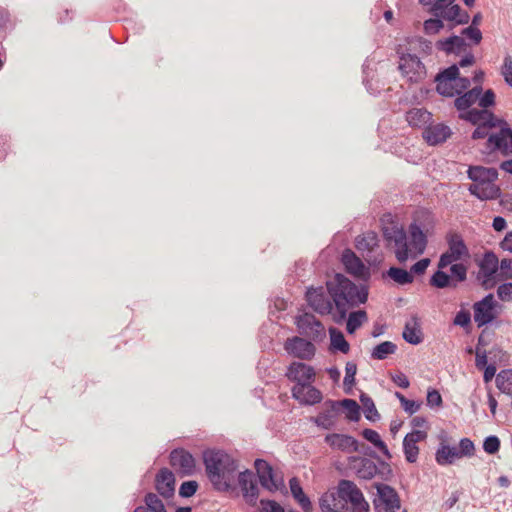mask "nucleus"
<instances>
[{
    "label": "nucleus",
    "mask_w": 512,
    "mask_h": 512,
    "mask_svg": "<svg viewBox=\"0 0 512 512\" xmlns=\"http://www.w3.org/2000/svg\"><path fill=\"white\" fill-rule=\"evenodd\" d=\"M308 305L320 315H332L333 320L340 324L347 318L350 308L364 304L368 299L366 286L358 287L343 274H335L326 282V290L310 287L306 292Z\"/></svg>",
    "instance_id": "nucleus-1"
},
{
    "label": "nucleus",
    "mask_w": 512,
    "mask_h": 512,
    "mask_svg": "<svg viewBox=\"0 0 512 512\" xmlns=\"http://www.w3.org/2000/svg\"><path fill=\"white\" fill-rule=\"evenodd\" d=\"M203 464L215 490L228 492L234 488L238 463L232 456L223 450L207 449L203 451Z\"/></svg>",
    "instance_id": "nucleus-2"
},
{
    "label": "nucleus",
    "mask_w": 512,
    "mask_h": 512,
    "mask_svg": "<svg viewBox=\"0 0 512 512\" xmlns=\"http://www.w3.org/2000/svg\"><path fill=\"white\" fill-rule=\"evenodd\" d=\"M468 178L472 180L468 191L481 201L495 200L500 197L501 189L495 184L498 179L496 168L483 166H470L467 171Z\"/></svg>",
    "instance_id": "nucleus-3"
},
{
    "label": "nucleus",
    "mask_w": 512,
    "mask_h": 512,
    "mask_svg": "<svg viewBox=\"0 0 512 512\" xmlns=\"http://www.w3.org/2000/svg\"><path fill=\"white\" fill-rule=\"evenodd\" d=\"M484 122L489 129L500 127V130L489 135L482 153L486 156H491L495 152H500L503 156L512 155V128L507 125V122L504 119L498 118L488 109Z\"/></svg>",
    "instance_id": "nucleus-4"
},
{
    "label": "nucleus",
    "mask_w": 512,
    "mask_h": 512,
    "mask_svg": "<svg viewBox=\"0 0 512 512\" xmlns=\"http://www.w3.org/2000/svg\"><path fill=\"white\" fill-rule=\"evenodd\" d=\"M382 232L387 247L393 249L396 259L400 263L407 261V259L411 257V254L409 251L407 233L403 227L391 223L388 226H384Z\"/></svg>",
    "instance_id": "nucleus-5"
},
{
    "label": "nucleus",
    "mask_w": 512,
    "mask_h": 512,
    "mask_svg": "<svg viewBox=\"0 0 512 512\" xmlns=\"http://www.w3.org/2000/svg\"><path fill=\"white\" fill-rule=\"evenodd\" d=\"M446 241L448 249L439 258L437 265L439 269H444L454 262L469 257L468 247L459 233L448 234Z\"/></svg>",
    "instance_id": "nucleus-6"
},
{
    "label": "nucleus",
    "mask_w": 512,
    "mask_h": 512,
    "mask_svg": "<svg viewBox=\"0 0 512 512\" xmlns=\"http://www.w3.org/2000/svg\"><path fill=\"white\" fill-rule=\"evenodd\" d=\"M398 69L410 83H419L427 75L425 65L416 54L402 53L399 57Z\"/></svg>",
    "instance_id": "nucleus-7"
},
{
    "label": "nucleus",
    "mask_w": 512,
    "mask_h": 512,
    "mask_svg": "<svg viewBox=\"0 0 512 512\" xmlns=\"http://www.w3.org/2000/svg\"><path fill=\"white\" fill-rule=\"evenodd\" d=\"M295 325L299 333L310 341L321 342L326 338L324 325L311 313L305 312L296 316Z\"/></svg>",
    "instance_id": "nucleus-8"
},
{
    "label": "nucleus",
    "mask_w": 512,
    "mask_h": 512,
    "mask_svg": "<svg viewBox=\"0 0 512 512\" xmlns=\"http://www.w3.org/2000/svg\"><path fill=\"white\" fill-rule=\"evenodd\" d=\"M169 464L181 477L193 476L197 472L195 457L184 448H175L170 452Z\"/></svg>",
    "instance_id": "nucleus-9"
},
{
    "label": "nucleus",
    "mask_w": 512,
    "mask_h": 512,
    "mask_svg": "<svg viewBox=\"0 0 512 512\" xmlns=\"http://www.w3.org/2000/svg\"><path fill=\"white\" fill-rule=\"evenodd\" d=\"M378 498L373 503L377 512H396L400 509L401 500L397 491L388 484H375Z\"/></svg>",
    "instance_id": "nucleus-10"
},
{
    "label": "nucleus",
    "mask_w": 512,
    "mask_h": 512,
    "mask_svg": "<svg viewBox=\"0 0 512 512\" xmlns=\"http://www.w3.org/2000/svg\"><path fill=\"white\" fill-rule=\"evenodd\" d=\"M338 494L345 500L350 502L358 512H368L369 504L365 500L362 491L357 485L350 480L342 479L338 483Z\"/></svg>",
    "instance_id": "nucleus-11"
},
{
    "label": "nucleus",
    "mask_w": 512,
    "mask_h": 512,
    "mask_svg": "<svg viewBox=\"0 0 512 512\" xmlns=\"http://www.w3.org/2000/svg\"><path fill=\"white\" fill-rule=\"evenodd\" d=\"M458 75L459 69L456 64L441 70L434 79L437 93L444 97H453L456 94H460V91L457 90L454 84Z\"/></svg>",
    "instance_id": "nucleus-12"
},
{
    "label": "nucleus",
    "mask_w": 512,
    "mask_h": 512,
    "mask_svg": "<svg viewBox=\"0 0 512 512\" xmlns=\"http://www.w3.org/2000/svg\"><path fill=\"white\" fill-rule=\"evenodd\" d=\"M284 350L290 356L300 360H311L316 353V347L312 341L300 336L287 338L284 342Z\"/></svg>",
    "instance_id": "nucleus-13"
},
{
    "label": "nucleus",
    "mask_w": 512,
    "mask_h": 512,
    "mask_svg": "<svg viewBox=\"0 0 512 512\" xmlns=\"http://www.w3.org/2000/svg\"><path fill=\"white\" fill-rule=\"evenodd\" d=\"M285 377L295 385H306L315 381L314 368L304 362H292L286 370Z\"/></svg>",
    "instance_id": "nucleus-14"
},
{
    "label": "nucleus",
    "mask_w": 512,
    "mask_h": 512,
    "mask_svg": "<svg viewBox=\"0 0 512 512\" xmlns=\"http://www.w3.org/2000/svg\"><path fill=\"white\" fill-rule=\"evenodd\" d=\"M495 305L494 296L491 293L473 305L474 321L478 327L485 326L493 321Z\"/></svg>",
    "instance_id": "nucleus-15"
},
{
    "label": "nucleus",
    "mask_w": 512,
    "mask_h": 512,
    "mask_svg": "<svg viewBox=\"0 0 512 512\" xmlns=\"http://www.w3.org/2000/svg\"><path fill=\"white\" fill-rule=\"evenodd\" d=\"M292 397L301 405L312 406L322 401V392L312 383L306 385H294L291 389Z\"/></svg>",
    "instance_id": "nucleus-16"
},
{
    "label": "nucleus",
    "mask_w": 512,
    "mask_h": 512,
    "mask_svg": "<svg viewBox=\"0 0 512 512\" xmlns=\"http://www.w3.org/2000/svg\"><path fill=\"white\" fill-rule=\"evenodd\" d=\"M175 475L166 468H161L155 476V489L163 498H171L175 494Z\"/></svg>",
    "instance_id": "nucleus-17"
},
{
    "label": "nucleus",
    "mask_w": 512,
    "mask_h": 512,
    "mask_svg": "<svg viewBox=\"0 0 512 512\" xmlns=\"http://www.w3.org/2000/svg\"><path fill=\"white\" fill-rule=\"evenodd\" d=\"M349 466L360 479L370 480L378 473V466L369 458L360 456L349 457Z\"/></svg>",
    "instance_id": "nucleus-18"
},
{
    "label": "nucleus",
    "mask_w": 512,
    "mask_h": 512,
    "mask_svg": "<svg viewBox=\"0 0 512 512\" xmlns=\"http://www.w3.org/2000/svg\"><path fill=\"white\" fill-rule=\"evenodd\" d=\"M427 433L421 430H414L405 435L403 439V452L405 459L409 463H415L419 454L417 443L425 440Z\"/></svg>",
    "instance_id": "nucleus-19"
},
{
    "label": "nucleus",
    "mask_w": 512,
    "mask_h": 512,
    "mask_svg": "<svg viewBox=\"0 0 512 512\" xmlns=\"http://www.w3.org/2000/svg\"><path fill=\"white\" fill-rule=\"evenodd\" d=\"M338 415L337 401L327 400L324 403V409L318 413L312 421L323 429L329 430L334 427Z\"/></svg>",
    "instance_id": "nucleus-20"
},
{
    "label": "nucleus",
    "mask_w": 512,
    "mask_h": 512,
    "mask_svg": "<svg viewBox=\"0 0 512 512\" xmlns=\"http://www.w3.org/2000/svg\"><path fill=\"white\" fill-rule=\"evenodd\" d=\"M324 440L332 449L347 453L358 451V441L350 435L333 433L326 435Z\"/></svg>",
    "instance_id": "nucleus-21"
},
{
    "label": "nucleus",
    "mask_w": 512,
    "mask_h": 512,
    "mask_svg": "<svg viewBox=\"0 0 512 512\" xmlns=\"http://www.w3.org/2000/svg\"><path fill=\"white\" fill-rule=\"evenodd\" d=\"M408 230L410 234V242H408V245L411 258H417L419 255L423 254L426 249L427 236L415 222L409 225Z\"/></svg>",
    "instance_id": "nucleus-22"
},
{
    "label": "nucleus",
    "mask_w": 512,
    "mask_h": 512,
    "mask_svg": "<svg viewBox=\"0 0 512 512\" xmlns=\"http://www.w3.org/2000/svg\"><path fill=\"white\" fill-rule=\"evenodd\" d=\"M261 486L269 491H276L278 484L274 479L272 466L264 459H256L254 462Z\"/></svg>",
    "instance_id": "nucleus-23"
},
{
    "label": "nucleus",
    "mask_w": 512,
    "mask_h": 512,
    "mask_svg": "<svg viewBox=\"0 0 512 512\" xmlns=\"http://www.w3.org/2000/svg\"><path fill=\"white\" fill-rule=\"evenodd\" d=\"M237 480L243 492V496L247 498L249 502H254L258 497L259 490L253 472L248 469L240 472Z\"/></svg>",
    "instance_id": "nucleus-24"
},
{
    "label": "nucleus",
    "mask_w": 512,
    "mask_h": 512,
    "mask_svg": "<svg viewBox=\"0 0 512 512\" xmlns=\"http://www.w3.org/2000/svg\"><path fill=\"white\" fill-rule=\"evenodd\" d=\"M452 134L449 126L439 123L430 125L423 131V138L430 145H438L444 143Z\"/></svg>",
    "instance_id": "nucleus-25"
},
{
    "label": "nucleus",
    "mask_w": 512,
    "mask_h": 512,
    "mask_svg": "<svg viewBox=\"0 0 512 512\" xmlns=\"http://www.w3.org/2000/svg\"><path fill=\"white\" fill-rule=\"evenodd\" d=\"M341 260L348 273L358 277H363L365 275V265L352 250L345 249L342 253Z\"/></svg>",
    "instance_id": "nucleus-26"
},
{
    "label": "nucleus",
    "mask_w": 512,
    "mask_h": 512,
    "mask_svg": "<svg viewBox=\"0 0 512 512\" xmlns=\"http://www.w3.org/2000/svg\"><path fill=\"white\" fill-rule=\"evenodd\" d=\"M466 46L465 40L457 35H452L436 42V48L440 51H444L446 54L459 55L465 51Z\"/></svg>",
    "instance_id": "nucleus-27"
},
{
    "label": "nucleus",
    "mask_w": 512,
    "mask_h": 512,
    "mask_svg": "<svg viewBox=\"0 0 512 512\" xmlns=\"http://www.w3.org/2000/svg\"><path fill=\"white\" fill-rule=\"evenodd\" d=\"M402 336L406 342L412 345H418L423 341V335L416 316H413L410 321L406 322Z\"/></svg>",
    "instance_id": "nucleus-28"
},
{
    "label": "nucleus",
    "mask_w": 512,
    "mask_h": 512,
    "mask_svg": "<svg viewBox=\"0 0 512 512\" xmlns=\"http://www.w3.org/2000/svg\"><path fill=\"white\" fill-rule=\"evenodd\" d=\"M457 458H462L458 449L448 444L442 443L435 453V460L441 466L450 465Z\"/></svg>",
    "instance_id": "nucleus-29"
},
{
    "label": "nucleus",
    "mask_w": 512,
    "mask_h": 512,
    "mask_svg": "<svg viewBox=\"0 0 512 512\" xmlns=\"http://www.w3.org/2000/svg\"><path fill=\"white\" fill-rule=\"evenodd\" d=\"M290 491L294 499L298 502L301 508L308 512L312 509V504L309 497L304 493L299 480L293 477L289 480Z\"/></svg>",
    "instance_id": "nucleus-30"
},
{
    "label": "nucleus",
    "mask_w": 512,
    "mask_h": 512,
    "mask_svg": "<svg viewBox=\"0 0 512 512\" xmlns=\"http://www.w3.org/2000/svg\"><path fill=\"white\" fill-rule=\"evenodd\" d=\"M144 503V506L136 507L133 512H167L162 500L155 493H147Z\"/></svg>",
    "instance_id": "nucleus-31"
},
{
    "label": "nucleus",
    "mask_w": 512,
    "mask_h": 512,
    "mask_svg": "<svg viewBox=\"0 0 512 512\" xmlns=\"http://www.w3.org/2000/svg\"><path fill=\"white\" fill-rule=\"evenodd\" d=\"M479 274L495 276L499 269V259L493 251H486L480 264Z\"/></svg>",
    "instance_id": "nucleus-32"
},
{
    "label": "nucleus",
    "mask_w": 512,
    "mask_h": 512,
    "mask_svg": "<svg viewBox=\"0 0 512 512\" xmlns=\"http://www.w3.org/2000/svg\"><path fill=\"white\" fill-rule=\"evenodd\" d=\"M330 334V350L340 351L343 354H347L350 351V345L346 341L343 333L337 328L331 327L329 329Z\"/></svg>",
    "instance_id": "nucleus-33"
},
{
    "label": "nucleus",
    "mask_w": 512,
    "mask_h": 512,
    "mask_svg": "<svg viewBox=\"0 0 512 512\" xmlns=\"http://www.w3.org/2000/svg\"><path fill=\"white\" fill-rule=\"evenodd\" d=\"M356 248L360 252H371L375 247L378 246L377 234L373 231H368L362 236L356 238Z\"/></svg>",
    "instance_id": "nucleus-34"
},
{
    "label": "nucleus",
    "mask_w": 512,
    "mask_h": 512,
    "mask_svg": "<svg viewBox=\"0 0 512 512\" xmlns=\"http://www.w3.org/2000/svg\"><path fill=\"white\" fill-rule=\"evenodd\" d=\"M429 284L438 289H444L447 287H457V283L451 279L450 275L443 271V269H439L433 273L429 280Z\"/></svg>",
    "instance_id": "nucleus-35"
},
{
    "label": "nucleus",
    "mask_w": 512,
    "mask_h": 512,
    "mask_svg": "<svg viewBox=\"0 0 512 512\" xmlns=\"http://www.w3.org/2000/svg\"><path fill=\"white\" fill-rule=\"evenodd\" d=\"M431 117V114L421 108H413L407 112L406 119L410 126L421 127L426 124Z\"/></svg>",
    "instance_id": "nucleus-36"
},
{
    "label": "nucleus",
    "mask_w": 512,
    "mask_h": 512,
    "mask_svg": "<svg viewBox=\"0 0 512 512\" xmlns=\"http://www.w3.org/2000/svg\"><path fill=\"white\" fill-rule=\"evenodd\" d=\"M362 436L367 441L372 443L376 448H378L388 459H390L392 457L387 445L381 439V437L377 431L370 429V428H365L362 431Z\"/></svg>",
    "instance_id": "nucleus-37"
},
{
    "label": "nucleus",
    "mask_w": 512,
    "mask_h": 512,
    "mask_svg": "<svg viewBox=\"0 0 512 512\" xmlns=\"http://www.w3.org/2000/svg\"><path fill=\"white\" fill-rule=\"evenodd\" d=\"M338 410L340 407L344 408L346 410V418L349 421L357 422L360 419V406L358 403L353 399H343L340 401H337Z\"/></svg>",
    "instance_id": "nucleus-38"
},
{
    "label": "nucleus",
    "mask_w": 512,
    "mask_h": 512,
    "mask_svg": "<svg viewBox=\"0 0 512 512\" xmlns=\"http://www.w3.org/2000/svg\"><path fill=\"white\" fill-rule=\"evenodd\" d=\"M397 345L394 344L391 341H384L378 345H376L372 352H371V358L375 360H384L389 355H392L396 352Z\"/></svg>",
    "instance_id": "nucleus-39"
},
{
    "label": "nucleus",
    "mask_w": 512,
    "mask_h": 512,
    "mask_svg": "<svg viewBox=\"0 0 512 512\" xmlns=\"http://www.w3.org/2000/svg\"><path fill=\"white\" fill-rule=\"evenodd\" d=\"M496 386L501 392L512 395V369H505L497 374Z\"/></svg>",
    "instance_id": "nucleus-40"
},
{
    "label": "nucleus",
    "mask_w": 512,
    "mask_h": 512,
    "mask_svg": "<svg viewBox=\"0 0 512 512\" xmlns=\"http://www.w3.org/2000/svg\"><path fill=\"white\" fill-rule=\"evenodd\" d=\"M367 320V313L364 310L351 312L347 318L346 330L349 334L361 327L362 323Z\"/></svg>",
    "instance_id": "nucleus-41"
},
{
    "label": "nucleus",
    "mask_w": 512,
    "mask_h": 512,
    "mask_svg": "<svg viewBox=\"0 0 512 512\" xmlns=\"http://www.w3.org/2000/svg\"><path fill=\"white\" fill-rule=\"evenodd\" d=\"M387 275L396 283L400 285H406L413 282V275L411 272L399 268V267H390L387 271Z\"/></svg>",
    "instance_id": "nucleus-42"
},
{
    "label": "nucleus",
    "mask_w": 512,
    "mask_h": 512,
    "mask_svg": "<svg viewBox=\"0 0 512 512\" xmlns=\"http://www.w3.org/2000/svg\"><path fill=\"white\" fill-rule=\"evenodd\" d=\"M360 401L363 405L366 419L373 422L380 419V414L378 413L375 407L374 401L369 395H367L366 393H361Z\"/></svg>",
    "instance_id": "nucleus-43"
},
{
    "label": "nucleus",
    "mask_w": 512,
    "mask_h": 512,
    "mask_svg": "<svg viewBox=\"0 0 512 512\" xmlns=\"http://www.w3.org/2000/svg\"><path fill=\"white\" fill-rule=\"evenodd\" d=\"M487 114V109H470L466 110L462 113H459V118L465 120L472 125H478L484 122L485 115Z\"/></svg>",
    "instance_id": "nucleus-44"
},
{
    "label": "nucleus",
    "mask_w": 512,
    "mask_h": 512,
    "mask_svg": "<svg viewBox=\"0 0 512 512\" xmlns=\"http://www.w3.org/2000/svg\"><path fill=\"white\" fill-rule=\"evenodd\" d=\"M457 95L458 97L454 100V106L460 113L468 110L473 104L478 102L477 99L472 96L469 90Z\"/></svg>",
    "instance_id": "nucleus-45"
},
{
    "label": "nucleus",
    "mask_w": 512,
    "mask_h": 512,
    "mask_svg": "<svg viewBox=\"0 0 512 512\" xmlns=\"http://www.w3.org/2000/svg\"><path fill=\"white\" fill-rule=\"evenodd\" d=\"M357 373V365L354 362H347L345 366V377L343 380L344 392L351 394L352 387L355 384V375Z\"/></svg>",
    "instance_id": "nucleus-46"
},
{
    "label": "nucleus",
    "mask_w": 512,
    "mask_h": 512,
    "mask_svg": "<svg viewBox=\"0 0 512 512\" xmlns=\"http://www.w3.org/2000/svg\"><path fill=\"white\" fill-rule=\"evenodd\" d=\"M450 265L451 279L455 283L465 281L467 278V266L463 263H452Z\"/></svg>",
    "instance_id": "nucleus-47"
},
{
    "label": "nucleus",
    "mask_w": 512,
    "mask_h": 512,
    "mask_svg": "<svg viewBox=\"0 0 512 512\" xmlns=\"http://www.w3.org/2000/svg\"><path fill=\"white\" fill-rule=\"evenodd\" d=\"M199 484L195 480L185 481L179 488V496L182 498L192 497L198 490Z\"/></svg>",
    "instance_id": "nucleus-48"
},
{
    "label": "nucleus",
    "mask_w": 512,
    "mask_h": 512,
    "mask_svg": "<svg viewBox=\"0 0 512 512\" xmlns=\"http://www.w3.org/2000/svg\"><path fill=\"white\" fill-rule=\"evenodd\" d=\"M336 498L333 494L325 493L319 499V507L322 512H339L333 507L335 506Z\"/></svg>",
    "instance_id": "nucleus-49"
},
{
    "label": "nucleus",
    "mask_w": 512,
    "mask_h": 512,
    "mask_svg": "<svg viewBox=\"0 0 512 512\" xmlns=\"http://www.w3.org/2000/svg\"><path fill=\"white\" fill-rule=\"evenodd\" d=\"M444 27L441 17L428 19L424 22V31L426 34H436Z\"/></svg>",
    "instance_id": "nucleus-50"
},
{
    "label": "nucleus",
    "mask_w": 512,
    "mask_h": 512,
    "mask_svg": "<svg viewBox=\"0 0 512 512\" xmlns=\"http://www.w3.org/2000/svg\"><path fill=\"white\" fill-rule=\"evenodd\" d=\"M500 440L497 436L491 435L484 439L483 449L488 454H495L499 451Z\"/></svg>",
    "instance_id": "nucleus-51"
},
{
    "label": "nucleus",
    "mask_w": 512,
    "mask_h": 512,
    "mask_svg": "<svg viewBox=\"0 0 512 512\" xmlns=\"http://www.w3.org/2000/svg\"><path fill=\"white\" fill-rule=\"evenodd\" d=\"M458 452L461 457H471L474 455L475 446L469 438H462L459 442Z\"/></svg>",
    "instance_id": "nucleus-52"
},
{
    "label": "nucleus",
    "mask_w": 512,
    "mask_h": 512,
    "mask_svg": "<svg viewBox=\"0 0 512 512\" xmlns=\"http://www.w3.org/2000/svg\"><path fill=\"white\" fill-rule=\"evenodd\" d=\"M370 456L376 458L379 463L378 475L381 476L383 480H388L392 476L391 466L384 460H381L376 452H372Z\"/></svg>",
    "instance_id": "nucleus-53"
},
{
    "label": "nucleus",
    "mask_w": 512,
    "mask_h": 512,
    "mask_svg": "<svg viewBox=\"0 0 512 512\" xmlns=\"http://www.w3.org/2000/svg\"><path fill=\"white\" fill-rule=\"evenodd\" d=\"M454 1L455 0H435L429 11L435 17H440Z\"/></svg>",
    "instance_id": "nucleus-54"
},
{
    "label": "nucleus",
    "mask_w": 512,
    "mask_h": 512,
    "mask_svg": "<svg viewBox=\"0 0 512 512\" xmlns=\"http://www.w3.org/2000/svg\"><path fill=\"white\" fill-rule=\"evenodd\" d=\"M495 93L492 89H487L478 99V105L482 109H488L495 105Z\"/></svg>",
    "instance_id": "nucleus-55"
},
{
    "label": "nucleus",
    "mask_w": 512,
    "mask_h": 512,
    "mask_svg": "<svg viewBox=\"0 0 512 512\" xmlns=\"http://www.w3.org/2000/svg\"><path fill=\"white\" fill-rule=\"evenodd\" d=\"M426 402H427V406H429L430 408H434V407H441L443 400H442V396L439 393V391L431 388L427 392Z\"/></svg>",
    "instance_id": "nucleus-56"
},
{
    "label": "nucleus",
    "mask_w": 512,
    "mask_h": 512,
    "mask_svg": "<svg viewBox=\"0 0 512 512\" xmlns=\"http://www.w3.org/2000/svg\"><path fill=\"white\" fill-rule=\"evenodd\" d=\"M461 34L470 39L476 45L482 40V32L478 27L468 26L462 30Z\"/></svg>",
    "instance_id": "nucleus-57"
},
{
    "label": "nucleus",
    "mask_w": 512,
    "mask_h": 512,
    "mask_svg": "<svg viewBox=\"0 0 512 512\" xmlns=\"http://www.w3.org/2000/svg\"><path fill=\"white\" fill-rule=\"evenodd\" d=\"M501 73L505 82L512 87V57L510 55L504 58Z\"/></svg>",
    "instance_id": "nucleus-58"
},
{
    "label": "nucleus",
    "mask_w": 512,
    "mask_h": 512,
    "mask_svg": "<svg viewBox=\"0 0 512 512\" xmlns=\"http://www.w3.org/2000/svg\"><path fill=\"white\" fill-rule=\"evenodd\" d=\"M500 276L503 279H512V259L503 258L499 262Z\"/></svg>",
    "instance_id": "nucleus-59"
},
{
    "label": "nucleus",
    "mask_w": 512,
    "mask_h": 512,
    "mask_svg": "<svg viewBox=\"0 0 512 512\" xmlns=\"http://www.w3.org/2000/svg\"><path fill=\"white\" fill-rule=\"evenodd\" d=\"M454 325L460 326V327H467L471 323V314L467 310H460L457 312L454 320Z\"/></svg>",
    "instance_id": "nucleus-60"
},
{
    "label": "nucleus",
    "mask_w": 512,
    "mask_h": 512,
    "mask_svg": "<svg viewBox=\"0 0 512 512\" xmlns=\"http://www.w3.org/2000/svg\"><path fill=\"white\" fill-rule=\"evenodd\" d=\"M497 295L502 301H510L512 299V282L501 284L497 289Z\"/></svg>",
    "instance_id": "nucleus-61"
},
{
    "label": "nucleus",
    "mask_w": 512,
    "mask_h": 512,
    "mask_svg": "<svg viewBox=\"0 0 512 512\" xmlns=\"http://www.w3.org/2000/svg\"><path fill=\"white\" fill-rule=\"evenodd\" d=\"M461 8L458 4L450 5L445 12L442 13L440 16L442 19L449 20V21H455L457 20V17L460 15Z\"/></svg>",
    "instance_id": "nucleus-62"
},
{
    "label": "nucleus",
    "mask_w": 512,
    "mask_h": 512,
    "mask_svg": "<svg viewBox=\"0 0 512 512\" xmlns=\"http://www.w3.org/2000/svg\"><path fill=\"white\" fill-rule=\"evenodd\" d=\"M489 127L486 125L485 122L483 123H480L478 125H476V128L475 130L473 131L472 135H471V138L473 140H477V139H484L487 137V139L489 138V135L491 133H489Z\"/></svg>",
    "instance_id": "nucleus-63"
},
{
    "label": "nucleus",
    "mask_w": 512,
    "mask_h": 512,
    "mask_svg": "<svg viewBox=\"0 0 512 512\" xmlns=\"http://www.w3.org/2000/svg\"><path fill=\"white\" fill-rule=\"evenodd\" d=\"M488 354L490 355V360L492 363L496 364L497 361H506L508 359V355L505 351H503L500 347L494 346Z\"/></svg>",
    "instance_id": "nucleus-64"
}]
</instances>
